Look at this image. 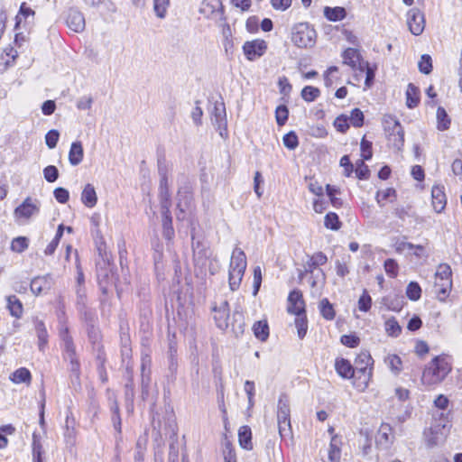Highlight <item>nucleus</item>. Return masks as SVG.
Returning a JSON list of instances; mask_svg holds the SVG:
<instances>
[{"instance_id":"1","label":"nucleus","mask_w":462,"mask_h":462,"mask_svg":"<svg viewBox=\"0 0 462 462\" xmlns=\"http://www.w3.org/2000/svg\"><path fill=\"white\" fill-rule=\"evenodd\" d=\"M452 371V359L449 356L442 354L435 356L429 362L421 375V383L425 386L440 384Z\"/></svg>"},{"instance_id":"2","label":"nucleus","mask_w":462,"mask_h":462,"mask_svg":"<svg viewBox=\"0 0 462 462\" xmlns=\"http://www.w3.org/2000/svg\"><path fill=\"white\" fill-rule=\"evenodd\" d=\"M449 413H434L432 425L424 430L427 447L433 448L443 442L449 431Z\"/></svg>"},{"instance_id":"3","label":"nucleus","mask_w":462,"mask_h":462,"mask_svg":"<svg viewBox=\"0 0 462 462\" xmlns=\"http://www.w3.org/2000/svg\"><path fill=\"white\" fill-rule=\"evenodd\" d=\"M246 265L247 263L245 252L242 249L236 247L231 255L228 272V282L231 291H235L239 288Z\"/></svg>"},{"instance_id":"4","label":"nucleus","mask_w":462,"mask_h":462,"mask_svg":"<svg viewBox=\"0 0 462 462\" xmlns=\"http://www.w3.org/2000/svg\"><path fill=\"white\" fill-rule=\"evenodd\" d=\"M276 415L278 431L282 439L291 438V406L289 397L285 393H282L279 397Z\"/></svg>"},{"instance_id":"5","label":"nucleus","mask_w":462,"mask_h":462,"mask_svg":"<svg viewBox=\"0 0 462 462\" xmlns=\"http://www.w3.org/2000/svg\"><path fill=\"white\" fill-rule=\"evenodd\" d=\"M452 271L448 263H440L435 273L434 287L440 300H445L452 289Z\"/></svg>"},{"instance_id":"6","label":"nucleus","mask_w":462,"mask_h":462,"mask_svg":"<svg viewBox=\"0 0 462 462\" xmlns=\"http://www.w3.org/2000/svg\"><path fill=\"white\" fill-rule=\"evenodd\" d=\"M317 33L307 23H300L291 30V42L299 48H311L316 43Z\"/></svg>"},{"instance_id":"7","label":"nucleus","mask_w":462,"mask_h":462,"mask_svg":"<svg viewBox=\"0 0 462 462\" xmlns=\"http://www.w3.org/2000/svg\"><path fill=\"white\" fill-rule=\"evenodd\" d=\"M374 360L371 355L365 351L361 352L355 360V369L356 372V379L359 380L358 387L365 389L368 386L372 377Z\"/></svg>"},{"instance_id":"8","label":"nucleus","mask_w":462,"mask_h":462,"mask_svg":"<svg viewBox=\"0 0 462 462\" xmlns=\"http://www.w3.org/2000/svg\"><path fill=\"white\" fill-rule=\"evenodd\" d=\"M191 239L194 264L203 271L207 267L208 261L212 257L213 252L204 241L197 238L193 232L191 233Z\"/></svg>"},{"instance_id":"9","label":"nucleus","mask_w":462,"mask_h":462,"mask_svg":"<svg viewBox=\"0 0 462 462\" xmlns=\"http://www.w3.org/2000/svg\"><path fill=\"white\" fill-rule=\"evenodd\" d=\"M63 341L64 358L69 361V371L79 378L80 374V364L76 355V349L72 337L69 334L68 328L60 332Z\"/></svg>"},{"instance_id":"10","label":"nucleus","mask_w":462,"mask_h":462,"mask_svg":"<svg viewBox=\"0 0 462 462\" xmlns=\"http://www.w3.org/2000/svg\"><path fill=\"white\" fill-rule=\"evenodd\" d=\"M212 124L219 132L221 137H227V121L226 114V106L224 102L216 101L213 109L210 112Z\"/></svg>"},{"instance_id":"11","label":"nucleus","mask_w":462,"mask_h":462,"mask_svg":"<svg viewBox=\"0 0 462 462\" xmlns=\"http://www.w3.org/2000/svg\"><path fill=\"white\" fill-rule=\"evenodd\" d=\"M392 122L386 121L385 126L389 145L398 151L402 150L404 144V131L399 121L391 118Z\"/></svg>"},{"instance_id":"12","label":"nucleus","mask_w":462,"mask_h":462,"mask_svg":"<svg viewBox=\"0 0 462 462\" xmlns=\"http://www.w3.org/2000/svg\"><path fill=\"white\" fill-rule=\"evenodd\" d=\"M211 310L216 326L221 330H226L228 328L230 314L227 300H220L219 302L215 301L212 305Z\"/></svg>"},{"instance_id":"13","label":"nucleus","mask_w":462,"mask_h":462,"mask_svg":"<svg viewBox=\"0 0 462 462\" xmlns=\"http://www.w3.org/2000/svg\"><path fill=\"white\" fill-rule=\"evenodd\" d=\"M40 208V200L28 197L14 209V215L17 219H29L30 217L39 214Z\"/></svg>"},{"instance_id":"14","label":"nucleus","mask_w":462,"mask_h":462,"mask_svg":"<svg viewBox=\"0 0 462 462\" xmlns=\"http://www.w3.org/2000/svg\"><path fill=\"white\" fill-rule=\"evenodd\" d=\"M407 24L410 32L415 35H420L425 29V16L419 8H411L407 12Z\"/></svg>"},{"instance_id":"15","label":"nucleus","mask_w":462,"mask_h":462,"mask_svg":"<svg viewBox=\"0 0 462 462\" xmlns=\"http://www.w3.org/2000/svg\"><path fill=\"white\" fill-rule=\"evenodd\" d=\"M267 50V43L263 40L256 39L245 42L243 45L244 54L248 60H254L262 57Z\"/></svg>"},{"instance_id":"16","label":"nucleus","mask_w":462,"mask_h":462,"mask_svg":"<svg viewBox=\"0 0 462 462\" xmlns=\"http://www.w3.org/2000/svg\"><path fill=\"white\" fill-rule=\"evenodd\" d=\"M287 311L294 315L305 313V302L300 291L294 290L290 292Z\"/></svg>"},{"instance_id":"17","label":"nucleus","mask_w":462,"mask_h":462,"mask_svg":"<svg viewBox=\"0 0 462 462\" xmlns=\"http://www.w3.org/2000/svg\"><path fill=\"white\" fill-rule=\"evenodd\" d=\"M66 23L68 27L75 32H82L86 25L83 14L73 8L69 10Z\"/></svg>"},{"instance_id":"18","label":"nucleus","mask_w":462,"mask_h":462,"mask_svg":"<svg viewBox=\"0 0 462 462\" xmlns=\"http://www.w3.org/2000/svg\"><path fill=\"white\" fill-rule=\"evenodd\" d=\"M171 208H161L162 222V236L167 241H171L174 237L175 232L172 226V217L171 214Z\"/></svg>"},{"instance_id":"19","label":"nucleus","mask_w":462,"mask_h":462,"mask_svg":"<svg viewBox=\"0 0 462 462\" xmlns=\"http://www.w3.org/2000/svg\"><path fill=\"white\" fill-rule=\"evenodd\" d=\"M444 189V186L440 185L433 186L431 189L432 206L437 213L442 212L447 204Z\"/></svg>"},{"instance_id":"20","label":"nucleus","mask_w":462,"mask_h":462,"mask_svg":"<svg viewBox=\"0 0 462 462\" xmlns=\"http://www.w3.org/2000/svg\"><path fill=\"white\" fill-rule=\"evenodd\" d=\"M382 304L392 311H401L404 305V297L401 294L391 293L382 298Z\"/></svg>"},{"instance_id":"21","label":"nucleus","mask_w":462,"mask_h":462,"mask_svg":"<svg viewBox=\"0 0 462 462\" xmlns=\"http://www.w3.org/2000/svg\"><path fill=\"white\" fill-rule=\"evenodd\" d=\"M335 368L337 373L343 378H356V372L355 367L350 362L345 358H337L335 362Z\"/></svg>"},{"instance_id":"22","label":"nucleus","mask_w":462,"mask_h":462,"mask_svg":"<svg viewBox=\"0 0 462 462\" xmlns=\"http://www.w3.org/2000/svg\"><path fill=\"white\" fill-rule=\"evenodd\" d=\"M52 284L51 275L38 276L32 280L31 290L35 295H39L43 291L50 290Z\"/></svg>"},{"instance_id":"23","label":"nucleus","mask_w":462,"mask_h":462,"mask_svg":"<svg viewBox=\"0 0 462 462\" xmlns=\"http://www.w3.org/2000/svg\"><path fill=\"white\" fill-rule=\"evenodd\" d=\"M83 158L84 150L81 142H73L69 152V163L72 166H77L83 161Z\"/></svg>"},{"instance_id":"24","label":"nucleus","mask_w":462,"mask_h":462,"mask_svg":"<svg viewBox=\"0 0 462 462\" xmlns=\"http://www.w3.org/2000/svg\"><path fill=\"white\" fill-rule=\"evenodd\" d=\"M81 201L86 207L89 208H92L97 205V196L96 189L92 184L88 183L84 187L81 193Z\"/></svg>"},{"instance_id":"25","label":"nucleus","mask_w":462,"mask_h":462,"mask_svg":"<svg viewBox=\"0 0 462 462\" xmlns=\"http://www.w3.org/2000/svg\"><path fill=\"white\" fill-rule=\"evenodd\" d=\"M34 328L38 337V346L41 351H43L48 344V332L42 320L35 318L33 319Z\"/></svg>"},{"instance_id":"26","label":"nucleus","mask_w":462,"mask_h":462,"mask_svg":"<svg viewBox=\"0 0 462 462\" xmlns=\"http://www.w3.org/2000/svg\"><path fill=\"white\" fill-rule=\"evenodd\" d=\"M328 262L327 255L322 252H317L312 254L307 261L305 265V273H314V270L321 265H324Z\"/></svg>"},{"instance_id":"27","label":"nucleus","mask_w":462,"mask_h":462,"mask_svg":"<svg viewBox=\"0 0 462 462\" xmlns=\"http://www.w3.org/2000/svg\"><path fill=\"white\" fill-rule=\"evenodd\" d=\"M238 440L240 446L246 449V450H252L253 449V443H252V431L249 426L245 425L240 427L238 430Z\"/></svg>"},{"instance_id":"28","label":"nucleus","mask_w":462,"mask_h":462,"mask_svg":"<svg viewBox=\"0 0 462 462\" xmlns=\"http://www.w3.org/2000/svg\"><path fill=\"white\" fill-rule=\"evenodd\" d=\"M159 198L161 208H164V207L171 208V200L169 191L168 180H160Z\"/></svg>"},{"instance_id":"29","label":"nucleus","mask_w":462,"mask_h":462,"mask_svg":"<svg viewBox=\"0 0 462 462\" xmlns=\"http://www.w3.org/2000/svg\"><path fill=\"white\" fill-rule=\"evenodd\" d=\"M125 395L128 402H133L134 398V374L132 367H126L125 373Z\"/></svg>"},{"instance_id":"30","label":"nucleus","mask_w":462,"mask_h":462,"mask_svg":"<svg viewBox=\"0 0 462 462\" xmlns=\"http://www.w3.org/2000/svg\"><path fill=\"white\" fill-rule=\"evenodd\" d=\"M9 379L14 383H27L30 384L32 380L31 372L25 368L21 367L15 370L14 373L10 374Z\"/></svg>"},{"instance_id":"31","label":"nucleus","mask_w":462,"mask_h":462,"mask_svg":"<svg viewBox=\"0 0 462 462\" xmlns=\"http://www.w3.org/2000/svg\"><path fill=\"white\" fill-rule=\"evenodd\" d=\"M6 300L10 314L17 319L21 318L23 310L21 300L15 295L8 296Z\"/></svg>"},{"instance_id":"32","label":"nucleus","mask_w":462,"mask_h":462,"mask_svg":"<svg viewBox=\"0 0 462 462\" xmlns=\"http://www.w3.org/2000/svg\"><path fill=\"white\" fill-rule=\"evenodd\" d=\"M406 98V104L409 108H414L420 103V90L412 83H410L407 87Z\"/></svg>"},{"instance_id":"33","label":"nucleus","mask_w":462,"mask_h":462,"mask_svg":"<svg viewBox=\"0 0 462 462\" xmlns=\"http://www.w3.org/2000/svg\"><path fill=\"white\" fill-rule=\"evenodd\" d=\"M346 12L343 7H325L324 15L325 17L333 22L340 21L346 17Z\"/></svg>"},{"instance_id":"34","label":"nucleus","mask_w":462,"mask_h":462,"mask_svg":"<svg viewBox=\"0 0 462 462\" xmlns=\"http://www.w3.org/2000/svg\"><path fill=\"white\" fill-rule=\"evenodd\" d=\"M163 245L160 242H157L153 245V262H154V269L156 273H159L163 270Z\"/></svg>"},{"instance_id":"35","label":"nucleus","mask_w":462,"mask_h":462,"mask_svg":"<svg viewBox=\"0 0 462 462\" xmlns=\"http://www.w3.org/2000/svg\"><path fill=\"white\" fill-rule=\"evenodd\" d=\"M384 363L394 374H399L402 370V362L397 355H388L384 358Z\"/></svg>"},{"instance_id":"36","label":"nucleus","mask_w":462,"mask_h":462,"mask_svg":"<svg viewBox=\"0 0 462 462\" xmlns=\"http://www.w3.org/2000/svg\"><path fill=\"white\" fill-rule=\"evenodd\" d=\"M319 311L321 316L327 320H332L335 319L336 312L333 305L329 302L327 298H324L319 302Z\"/></svg>"},{"instance_id":"37","label":"nucleus","mask_w":462,"mask_h":462,"mask_svg":"<svg viewBox=\"0 0 462 462\" xmlns=\"http://www.w3.org/2000/svg\"><path fill=\"white\" fill-rule=\"evenodd\" d=\"M254 336L261 341H265L269 337V327L266 321L259 320L254 324Z\"/></svg>"},{"instance_id":"38","label":"nucleus","mask_w":462,"mask_h":462,"mask_svg":"<svg viewBox=\"0 0 462 462\" xmlns=\"http://www.w3.org/2000/svg\"><path fill=\"white\" fill-rule=\"evenodd\" d=\"M385 332L389 337H397L402 333V327L395 318L387 319L384 323Z\"/></svg>"},{"instance_id":"39","label":"nucleus","mask_w":462,"mask_h":462,"mask_svg":"<svg viewBox=\"0 0 462 462\" xmlns=\"http://www.w3.org/2000/svg\"><path fill=\"white\" fill-rule=\"evenodd\" d=\"M344 63L356 68L359 63L360 55L357 50L354 48H348L343 52Z\"/></svg>"},{"instance_id":"40","label":"nucleus","mask_w":462,"mask_h":462,"mask_svg":"<svg viewBox=\"0 0 462 462\" xmlns=\"http://www.w3.org/2000/svg\"><path fill=\"white\" fill-rule=\"evenodd\" d=\"M295 326L298 330V337L302 339L306 336L308 330V320L305 313L296 314Z\"/></svg>"},{"instance_id":"41","label":"nucleus","mask_w":462,"mask_h":462,"mask_svg":"<svg viewBox=\"0 0 462 462\" xmlns=\"http://www.w3.org/2000/svg\"><path fill=\"white\" fill-rule=\"evenodd\" d=\"M43 448L40 438L33 434L32 436V461L43 462L42 460Z\"/></svg>"},{"instance_id":"42","label":"nucleus","mask_w":462,"mask_h":462,"mask_svg":"<svg viewBox=\"0 0 462 462\" xmlns=\"http://www.w3.org/2000/svg\"><path fill=\"white\" fill-rule=\"evenodd\" d=\"M438 129L445 131L450 126V119L443 107H439L437 110Z\"/></svg>"},{"instance_id":"43","label":"nucleus","mask_w":462,"mask_h":462,"mask_svg":"<svg viewBox=\"0 0 462 462\" xmlns=\"http://www.w3.org/2000/svg\"><path fill=\"white\" fill-rule=\"evenodd\" d=\"M300 96L306 102H313L320 96V90L312 86H306L302 88Z\"/></svg>"},{"instance_id":"44","label":"nucleus","mask_w":462,"mask_h":462,"mask_svg":"<svg viewBox=\"0 0 462 462\" xmlns=\"http://www.w3.org/2000/svg\"><path fill=\"white\" fill-rule=\"evenodd\" d=\"M395 198H396V191L393 188H388L383 190H379L376 193V200L380 207L384 206L385 200H388V199L392 200V199H395Z\"/></svg>"},{"instance_id":"45","label":"nucleus","mask_w":462,"mask_h":462,"mask_svg":"<svg viewBox=\"0 0 462 462\" xmlns=\"http://www.w3.org/2000/svg\"><path fill=\"white\" fill-rule=\"evenodd\" d=\"M406 295L411 300H418L421 296V288L416 282H411L406 288Z\"/></svg>"},{"instance_id":"46","label":"nucleus","mask_w":462,"mask_h":462,"mask_svg":"<svg viewBox=\"0 0 462 462\" xmlns=\"http://www.w3.org/2000/svg\"><path fill=\"white\" fill-rule=\"evenodd\" d=\"M170 0H153V10L157 17L163 19L167 14Z\"/></svg>"},{"instance_id":"47","label":"nucleus","mask_w":462,"mask_h":462,"mask_svg":"<svg viewBox=\"0 0 462 462\" xmlns=\"http://www.w3.org/2000/svg\"><path fill=\"white\" fill-rule=\"evenodd\" d=\"M29 246V240L25 236H18L13 239L11 243V249L16 253H23Z\"/></svg>"},{"instance_id":"48","label":"nucleus","mask_w":462,"mask_h":462,"mask_svg":"<svg viewBox=\"0 0 462 462\" xmlns=\"http://www.w3.org/2000/svg\"><path fill=\"white\" fill-rule=\"evenodd\" d=\"M324 225L327 228L338 230L341 226L338 216L334 212H329L325 217Z\"/></svg>"},{"instance_id":"49","label":"nucleus","mask_w":462,"mask_h":462,"mask_svg":"<svg viewBox=\"0 0 462 462\" xmlns=\"http://www.w3.org/2000/svg\"><path fill=\"white\" fill-rule=\"evenodd\" d=\"M288 116L289 109L285 105L277 106L275 110V118L278 125H284L288 120Z\"/></svg>"},{"instance_id":"50","label":"nucleus","mask_w":462,"mask_h":462,"mask_svg":"<svg viewBox=\"0 0 462 462\" xmlns=\"http://www.w3.org/2000/svg\"><path fill=\"white\" fill-rule=\"evenodd\" d=\"M282 141L284 146L289 150H294L299 145V138L295 132L293 131H291L288 134H284Z\"/></svg>"},{"instance_id":"51","label":"nucleus","mask_w":462,"mask_h":462,"mask_svg":"<svg viewBox=\"0 0 462 462\" xmlns=\"http://www.w3.org/2000/svg\"><path fill=\"white\" fill-rule=\"evenodd\" d=\"M364 114L359 108H354L348 117L350 124L355 127H361L364 125Z\"/></svg>"},{"instance_id":"52","label":"nucleus","mask_w":462,"mask_h":462,"mask_svg":"<svg viewBox=\"0 0 462 462\" xmlns=\"http://www.w3.org/2000/svg\"><path fill=\"white\" fill-rule=\"evenodd\" d=\"M419 69L423 74H430L432 70L431 57L428 54H423L419 61Z\"/></svg>"},{"instance_id":"53","label":"nucleus","mask_w":462,"mask_h":462,"mask_svg":"<svg viewBox=\"0 0 462 462\" xmlns=\"http://www.w3.org/2000/svg\"><path fill=\"white\" fill-rule=\"evenodd\" d=\"M372 306V298L366 290H364L363 294L358 300V309L361 311L367 312Z\"/></svg>"},{"instance_id":"54","label":"nucleus","mask_w":462,"mask_h":462,"mask_svg":"<svg viewBox=\"0 0 462 462\" xmlns=\"http://www.w3.org/2000/svg\"><path fill=\"white\" fill-rule=\"evenodd\" d=\"M348 116L345 115L338 116L334 121L335 128L340 133H346L349 129Z\"/></svg>"},{"instance_id":"55","label":"nucleus","mask_w":462,"mask_h":462,"mask_svg":"<svg viewBox=\"0 0 462 462\" xmlns=\"http://www.w3.org/2000/svg\"><path fill=\"white\" fill-rule=\"evenodd\" d=\"M384 271L392 278H394L398 274L399 265L394 259H387L384 262Z\"/></svg>"},{"instance_id":"56","label":"nucleus","mask_w":462,"mask_h":462,"mask_svg":"<svg viewBox=\"0 0 462 462\" xmlns=\"http://www.w3.org/2000/svg\"><path fill=\"white\" fill-rule=\"evenodd\" d=\"M340 342L347 347H356L360 344V338L356 334L343 335Z\"/></svg>"},{"instance_id":"57","label":"nucleus","mask_w":462,"mask_h":462,"mask_svg":"<svg viewBox=\"0 0 462 462\" xmlns=\"http://www.w3.org/2000/svg\"><path fill=\"white\" fill-rule=\"evenodd\" d=\"M43 176L48 182H54L59 178V171L56 166L49 165L43 169Z\"/></svg>"},{"instance_id":"58","label":"nucleus","mask_w":462,"mask_h":462,"mask_svg":"<svg viewBox=\"0 0 462 462\" xmlns=\"http://www.w3.org/2000/svg\"><path fill=\"white\" fill-rule=\"evenodd\" d=\"M30 15L33 16L34 11L32 8L26 6L25 3H23L20 6L18 14L16 15V23H15L14 29L16 30L19 27L20 23H21V16H23L24 18H26Z\"/></svg>"},{"instance_id":"59","label":"nucleus","mask_w":462,"mask_h":462,"mask_svg":"<svg viewBox=\"0 0 462 462\" xmlns=\"http://www.w3.org/2000/svg\"><path fill=\"white\" fill-rule=\"evenodd\" d=\"M60 134L57 130H50L45 135V143L46 145L50 149H53L56 147L57 143L59 141Z\"/></svg>"},{"instance_id":"60","label":"nucleus","mask_w":462,"mask_h":462,"mask_svg":"<svg viewBox=\"0 0 462 462\" xmlns=\"http://www.w3.org/2000/svg\"><path fill=\"white\" fill-rule=\"evenodd\" d=\"M360 146H361L363 160H365V161L370 160L373 156L372 143L370 141H367L364 137L361 141Z\"/></svg>"},{"instance_id":"61","label":"nucleus","mask_w":462,"mask_h":462,"mask_svg":"<svg viewBox=\"0 0 462 462\" xmlns=\"http://www.w3.org/2000/svg\"><path fill=\"white\" fill-rule=\"evenodd\" d=\"M77 305L79 310H82L87 306V292L85 287L76 289Z\"/></svg>"},{"instance_id":"62","label":"nucleus","mask_w":462,"mask_h":462,"mask_svg":"<svg viewBox=\"0 0 462 462\" xmlns=\"http://www.w3.org/2000/svg\"><path fill=\"white\" fill-rule=\"evenodd\" d=\"M224 459L225 462H236V456L232 444L227 441L225 443L224 448Z\"/></svg>"},{"instance_id":"63","label":"nucleus","mask_w":462,"mask_h":462,"mask_svg":"<svg viewBox=\"0 0 462 462\" xmlns=\"http://www.w3.org/2000/svg\"><path fill=\"white\" fill-rule=\"evenodd\" d=\"M53 195L56 200L61 204L67 203L69 199V191L61 187L56 188L53 191Z\"/></svg>"},{"instance_id":"64","label":"nucleus","mask_w":462,"mask_h":462,"mask_svg":"<svg viewBox=\"0 0 462 462\" xmlns=\"http://www.w3.org/2000/svg\"><path fill=\"white\" fill-rule=\"evenodd\" d=\"M93 98L91 96L81 97L77 101V108L79 110H89L92 107Z\"/></svg>"}]
</instances>
